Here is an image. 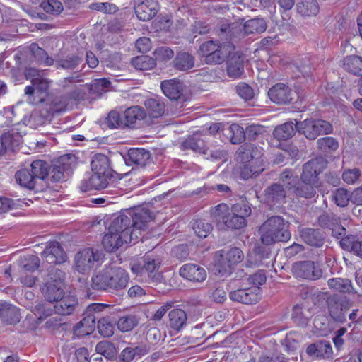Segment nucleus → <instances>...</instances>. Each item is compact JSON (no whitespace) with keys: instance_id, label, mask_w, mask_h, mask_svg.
I'll return each instance as SVG.
<instances>
[{"instance_id":"nucleus-51","label":"nucleus","mask_w":362,"mask_h":362,"mask_svg":"<svg viewBox=\"0 0 362 362\" xmlns=\"http://www.w3.org/2000/svg\"><path fill=\"white\" fill-rule=\"evenodd\" d=\"M23 204L25 203L20 199L14 200L6 197H0V214L22 207Z\"/></svg>"},{"instance_id":"nucleus-48","label":"nucleus","mask_w":362,"mask_h":362,"mask_svg":"<svg viewBox=\"0 0 362 362\" xmlns=\"http://www.w3.org/2000/svg\"><path fill=\"white\" fill-rule=\"evenodd\" d=\"M332 200L339 207L346 206L351 202V194L344 188H338L332 192Z\"/></svg>"},{"instance_id":"nucleus-40","label":"nucleus","mask_w":362,"mask_h":362,"mask_svg":"<svg viewBox=\"0 0 362 362\" xmlns=\"http://www.w3.org/2000/svg\"><path fill=\"white\" fill-rule=\"evenodd\" d=\"M343 66L345 70L354 75L362 74V57L351 55L344 59Z\"/></svg>"},{"instance_id":"nucleus-46","label":"nucleus","mask_w":362,"mask_h":362,"mask_svg":"<svg viewBox=\"0 0 362 362\" xmlns=\"http://www.w3.org/2000/svg\"><path fill=\"white\" fill-rule=\"evenodd\" d=\"M297 7L298 11L303 16H315L319 12L317 0H302Z\"/></svg>"},{"instance_id":"nucleus-19","label":"nucleus","mask_w":362,"mask_h":362,"mask_svg":"<svg viewBox=\"0 0 362 362\" xmlns=\"http://www.w3.org/2000/svg\"><path fill=\"white\" fill-rule=\"evenodd\" d=\"M179 273L182 278L192 282H203L207 276L205 269L195 264L182 265Z\"/></svg>"},{"instance_id":"nucleus-8","label":"nucleus","mask_w":362,"mask_h":362,"mask_svg":"<svg viewBox=\"0 0 362 362\" xmlns=\"http://www.w3.org/2000/svg\"><path fill=\"white\" fill-rule=\"evenodd\" d=\"M243 252L238 247H232L228 251L219 250L215 253V270L221 276L230 274L233 267L243 259Z\"/></svg>"},{"instance_id":"nucleus-64","label":"nucleus","mask_w":362,"mask_h":362,"mask_svg":"<svg viewBox=\"0 0 362 362\" xmlns=\"http://www.w3.org/2000/svg\"><path fill=\"white\" fill-rule=\"evenodd\" d=\"M231 212L234 215L246 219L252 213L250 206L245 203H237L232 206Z\"/></svg>"},{"instance_id":"nucleus-2","label":"nucleus","mask_w":362,"mask_h":362,"mask_svg":"<svg viewBox=\"0 0 362 362\" xmlns=\"http://www.w3.org/2000/svg\"><path fill=\"white\" fill-rule=\"evenodd\" d=\"M267 23L262 18H255L247 21L243 31L234 24H223L218 27L216 33L219 38L238 42L245 34H260L267 29Z\"/></svg>"},{"instance_id":"nucleus-58","label":"nucleus","mask_w":362,"mask_h":362,"mask_svg":"<svg viewBox=\"0 0 362 362\" xmlns=\"http://www.w3.org/2000/svg\"><path fill=\"white\" fill-rule=\"evenodd\" d=\"M230 141L233 144L242 143L245 139L244 129L238 124H232L229 127Z\"/></svg>"},{"instance_id":"nucleus-45","label":"nucleus","mask_w":362,"mask_h":362,"mask_svg":"<svg viewBox=\"0 0 362 362\" xmlns=\"http://www.w3.org/2000/svg\"><path fill=\"white\" fill-rule=\"evenodd\" d=\"M30 49L35 59L40 64L45 66H51L54 64V59L49 57L47 52L40 47L37 44L32 43Z\"/></svg>"},{"instance_id":"nucleus-9","label":"nucleus","mask_w":362,"mask_h":362,"mask_svg":"<svg viewBox=\"0 0 362 362\" xmlns=\"http://www.w3.org/2000/svg\"><path fill=\"white\" fill-rule=\"evenodd\" d=\"M110 179L108 158L102 153H96L92 158V189L105 188Z\"/></svg>"},{"instance_id":"nucleus-4","label":"nucleus","mask_w":362,"mask_h":362,"mask_svg":"<svg viewBox=\"0 0 362 362\" xmlns=\"http://www.w3.org/2000/svg\"><path fill=\"white\" fill-rule=\"evenodd\" d=\"M24 75L32 83L25 88L27 101L33 105L44 102L45 99L41 95H47L50 84V81L45 77V71L28 67L24 71Z\"/></svg>"},{"instance_id":"nucleus-14","label":"nucleus","mask_w":362,"mask_h":362,"mask_svg":"<svg viewBox=\"0 0 362 362\" xmlns=\"http://www.w3.org/2000/svg\"><path fill=\"white\" fill-rule=\"evenodd\" d=\"M294 93L286 84L278 83L269 88L268 96L272 102L277 105H287L293 100Z\"/></svg>"},{"instance_id":"nucleus-39","label":"nucleus","mask_w":362,"mask_h":362,"mask_svg":"<svg viewBox=\"0 0 362 362\" xmlns=\"http://www.w3.org/2000/svg\"><path fill=\"white\" fill-rule=\"evenodd\" d=\"M21 143L18 136H13L10 133H5L0 137V155L4 154L7 151H13Z\"/></svg>"},{"instance_id":"nucleus-24","label":"nucleus","mask_w":362,"mask_h":362,"mask_svg":"<svg viewBox=\"0 0 362 362\" xmlns=\"http://www.w3.org/2000/svg\"><path fill=\"white\" fill-rule=\"evenodd\" d=\"M285 198L286 190L284 187L279 183H273L264 191V201L269 205L281 203Z\"/></svg>"},{"instance_id":"nucleus-12","label":"nucleus","mask_w":362,"mask_h":362,"mask_svg":"<svg viewBox=\"0 0 362 362\" xmlns=\"http://www.w3.org/2000/svg\"><path fill=\"white\" fill-rule=\"evenodd\" d=\"M233 42V49L227 54L226 71L229 77L239 78L244 74V60L242 54L235 49Z\"/></svg>"},{"instance_id":"nucleus-54","label":"nucleus","mask_w":362,"mask_h":362,"mask_svg":"<svg viewBox=\"0 0 362 362\" xmlns=\"http://www.w3.org/2000/svg\"><path fill=\"white\" fill-rule=\"evenodd\" d=\"M264 168L262 166L255 167L253 163L250 162L246 165H244L240 170V177L243 180H248L257 177L262 172H263Z\"/></svg>"},{"instance_id":"nucleus-22","label":"nucleus","mask_w":362,"mask_h":362,"mask_svg":"<svg viewBox=\"0 0 362 362\" xmlns=\"http://www.w3.org/2000/svg\"><path fill=\"white\" fill-rule=\"evenodd\" d=\"M127 165L143 168L151 162L150 152L144 148H131L124 158Z\"/></svg>"},{"instance_id":"nucleus-32","label":"nucleus","mask_w":362,"mask_h":362,"mask_svg":"<svg viewBox=\"0 0 362 362\" xmlns=\"http://www.w3.org/2000/svg\"><path fill=\"white\" fill-rule=\"evenodd\" d=\"M54 305L55 312L62 315H66L71 314L77 304V300L74 296L62 297L58 301H55Z\"/></svg>"},{"instance_id":"nucleus-30","label":"nucleus","mask_w":362,"mask_h":362,"mask_svg":"<svg viewBox=\"0 0 362 362\" xmlns=\"http://www.w3.org/2000/svg\"><path fill=\"white\" fill-rule=\"evenodd\" d=\"M328 287L335 291L344 293H356L349 279L332 278L327 281Z\"/></svg>"},{"instance_id":"nucleus-61","label":"nucleus","mask_w":362,"mask_h":362,"mask_svg":"<svg viewBox=\"0 0 362 362\" xmlns=\"http://www.w3.org/2000/svg\"><path fill=\"white\" fill-rule=\"evenodd\" d=\"M69 172L65 171L61 165L55 163L52 168L48 170V176L47 178H50L53 182H60L64 180L66 176H69Z\"/></svg>"},{"instance_id":"nucleus-5","label":"nucleus","mask_w":362,"mask_h":362,"mask_svg":"<svg viewBox=\"0 0 362 362\" xmlns=\"http://www.w3.org/2000/svg\"><path fill=\"white\" fill-rule=\"evenodd\" d=\"M161 259L158 255L146 253L139 261L132 263L130 269L133 274L147 276L150 283L157 284L163 280L159 271Z\"/></svg>"},{"instance_id":"nucleus-23","label":"nucleus","mask_w":362,"mask_h":362,"mask_svg":"<svg viewBox=\"0 0 362 362\" xmlns=\"http://www.w3.org/2000/svg\"><path fill=\"white\" fill-rule=\"evenodd\" d=\"M300 236L305 244L311 247H321L325 244L324 234L319 229L303 228L300 230Z\"/></svg>"},{"instance_id":"nucleus-56","label":"nucleus","mask_w":362,"mask_h":362,"mask_svg":"<svg viewBox=\"0 0 362 362\" xmlns=\"http://www.w3.org/2000/svg\"><path fill=\"white\" fill-rule=\"evenodd\" d=\"M20 266L25 271L33 272L40 266V259L35 255H26L21 257Z\"/></svg>"},{"instance_id":"nucleus-52","label":"nucleus","mask_w":362,"mask_h":362,"mask_svg":"<svg viewBox=\"0 0 362 362\" xmlns=\"http://www.w3.org/2000/svg\"><path fill=\"white\" fill-rule=\"evenodd\" d=\"M192 228L198 237L204 238L211 232L213 226L210 223L199 219L194 222Z\"/></svg>"},{"instance_id":"nucleus-16","label":"nucleus","mask_w":362,"mask_h":362,"mask_svg":"<svg viewBox=\"0 0 362 362\" xmlns=\"http://www.w3.org/2000/svg\"><path fill=\"white\" fill-rule=\"evenodd\" d=\"M260 288L253 286L246 288H239L229 293V298L232 301L243 304H253L259 299Z\"/></svg>"},{"instance_id":"nucleus-26","label":"nucleus","mask_w":362,"mask_h":362,"mask_svg":"<svg viewBox=\"0 0 362 362\" xmlns=\"http://www.w3.org/2000/svg\"><path fill=\"white\" fill-rule=\"evenodd\" d=\"M195 58L187 52H179L172 62L173 67L178 71H187L194 66Z\"/></svg>"},{"instance_id":"nucleus-28","label":"nucleus","mask_w":362,"mask_h":362,"mask_svg":"<svg viewBox=\"0 0 362 362\" xmlns=\"http://www.w3.org/2000/svg\"><path fill=\"white\" fill-rule=\"evenodd\" d=\"M42 293L45 300L50 303L58 301L64 296L62 286L53 282H45L42 288Z\"/></svg>"},{"instance_id":"nucleus-33","label":"nucleus","mask_w":362,"mask_h":362,"mask_svg":"<svg viewBox=\"0 0 362 362\" xmlns=\"http://www.w3.org/2000/svg\"><path fill=\"white\" fill-rule=\"evenodd\" d=\"M340 246L345 250L362 257V240L356 235H349L340 240Z\"/></svg>"},{"instance_id":"nucleus-55","label":"nucleus","mask_w":362,"mask_h":362,"mask_svg":"<svg viewBox=\"0 0 362 362\" xmlns=\"http://www.w3.org/2000/svg\"><path fill=\"white\" fill-rule=\"evenodd\" d=\"M90 334V319L87 315L78 322L74 328V334L77 337L88 336Z\"/></svg>"},{"instance_id":"nucleus-57","label":"nucleus","mask_w":362,"mask_h":362,"mask_svg":"<svg viewBox=\"0 0 362 362\" xmlns=\"http://www.w3.org/2000/svg\"><path fill=\"white\" fill-rule=\"evenodd\" d=\"M317 148L322 152L336 151L339 147L337 141L333 137H323L317 141Z\"/></svg>"},{"instance_id":"nucleus-27","label":"nucleus","mask_w":362,"mask_h":362,"mask_svg":"<svg viewBox=\"0 0 362 362\" xmlns=\"http://www.w3.org/2000/svg\"><path fill=\"white\" fill-rule=\"evenodd\" d=\"M146 116L145 110L139 106H132L124 112V127L134 128L137 120H142Z\"/></svg>"},{"instance_id":"nucleus-20","label":"nucleus","mask_w":362,"mask_h":362,"mask_svg":"<svg viewBox=\"0 0 362 362\" xmlns=\"http://www.w3.org/2000/svg\"><path fill=\"white\" fill-rule=\"evenodd\" d=\"M307 354L315 358H329L332 356V347L331 344L325 340L317 341L308 346Z\"/></svg>"},{"instance_id":"nucleus-15","label":"nucleus","mask_w":362,"mask_h":362,"mask_svg":"<svg viewBox=\"0 0 362 362\" xmlns=\"http://www.w3.org/2000/svg\"><path fill=\"white\" fill-rule=\"evenodd\" d=\"M158 11L159 5L156 0H135L134 11L140 21H150Z\"/></svg>"},{"instance_id":"nucleus-21","label":"nucleus","mask_w":362,"mask_h":362,"mask_svg":"<svg viewBox=\"0 0 362 362\" xmlns=\"http://www.w3.org/2000/svg\"><path fill=\"white\" fill-rule=\"evenodd\" d=\"M108 289L121 290L124 288L129 281L128 273L122 267L110 268Z\"/></svg>"},{"instance_id":"nucleus-13","label":"nucleus","mask_w":362,"mask_h":362,"mask_svg":"<svg viewBox=\"0 0 362 362\" xmlns=\"http://www.w3.org/2000/svg\"><path fill=\"white\" fill-rule=\"evenodd\" d=\"M325 167V162L322 158H315L308 161L303 166L300 180L317 185L318 175L322 173Z\"/></svg>"},{"instance_id":"nucleus-35","label":"nucleus","mask_w":362,"mask_h":362,"mask_svg":"<svg viewBox=\"0 0 362 362\" xmlns=\"http://www.w3.org/2000/svg\"><path fill=\"white\" fill-rule=\"evenodd\" d=\"M316 185L300 180L293 186L294 194L298 197L311 199L316 195Z\"/></svg>"},{"instance_id":"nucleus-43","label":"nucleus","mask_w":362,"mask_h":362,"mask_svg":"<svg viewBox=\"0 0 362 362\" xmlns=\"http://www.w3.org/2000/svg\"><path fill=\"white\" fill-rule=\"evenodd\" d=\"M144 105L150 117L158 118L163 115L165 112V105L159 100L149 98L145 100Z\"/></svg>"},{"instance_id":"nucleus-41","label":"nucleus","mask_w":362,"mask_h":362,"mask_svg":"<svg viewBox=\"0 0 362 362\" xmlns=\"http://www.w3.org/2000/svg\"><path fill=\"white\" fill-rule=\"evenodd\" d=\"M131 64L138 70L145 71L155 68L156 62L153 57L148 55H140L132 58Z\"/></svg>"},{"instance_id":"nucleus-53","label":"nucleus","mask_w":362,"mask_h":362,"mask_svg":"<svg viewBox=\"0 0 362 362\" xmlns=\"http://www.w3.org/2000/svg\"><path fill=\"white\" fill-rule=\"evenodd\" d=\"M339 218L333 213H323L317 218L318 225L325 229H330L339 221Z\"/></svg>"},{"instance_id":"nucleus-25","label":"nucleus","mask_w":362,"mask_h":362,"mask_svg":"<svg viewBox=\"0 0 362 362\" xmlns=\"http://www.w3.org/2000/svg\"><path fill=\"white\" fill-rule=\"evenodd\" d=\"M206 135L197 132L187 139L182 144L185 149H191L194 152L207 154L208 149H206Z\"/></svg>"},{"instance_id":"nucleus-63","label":"nucleus","mask_w":362,"mask_h":362,"mask_svg":"<svg viewBox=\"0 0 362 362\" xmlns=\"http://www.w3.org/2000/svg\"><path fill=\"white\" fill-rule=\"evenodd\" d=\"M40 6L45 11L52 14H59L63 11L62 4L58 0L42 1Z\"/></svg>"},{"instance_id":"nucleus-37","label":"nucleus","mask_w":362,"mask_h":362,"mask_svg":"<svg viewBox=\"0 0 362 362\" xmlns=\"http://www.w3.org/2000/svg\"><path fill=\"white\" fill-rule=\"evenodd\" d=\"M296 131H297L296 122H287L276 127L273 131V135L276 139L284 141L294 136Z\"/></svg>"},{"instance_id":"nucleus-6","label":"nucleus","mask_w":362,"mask_h":362,"mask_svg":"<svg viewBox=\"0 0 362 362\" xmlns=\"http://www.w3.org/2000/svg\"><path fill=\"white\" fill-rule=\"evenodd\" d=\"M225 40L220 44H216L212 40L206 41L202 43L199 49V54L204 57V61L207 64H220L223 63L227 54L233 49V42L230 40Z\"/></svg>"},{"instance_id":"nucleus-59","label":"nucleus","mask_w":362,"mask_h":362,"mask_svg":"<svg viewBox=\"0 0 362 362\" xmlns=\"http://www.w3.org/2000/svg\"><path fill=\"white\" fill-rule=\"evenodd\" d=\"M361 177V170L357 168L345 169L342 173V179L348 185H354Z\"/></svg>"},{"instance_id":"nucleus-42","label":"nucleus","mask_w":362,"mask_h":362,"mask_svg":"<svg viewBox=\"0 0 362 362\" xmlns=\"http://www.w3.org/2000/svg\"><path fill=\"white\" fill-rule=\"evenodd\" d=\"M30 172L37 182L45 180L48 176V164L41 160L33 161L30 165Z\"/></svg>"},{"instance_id":"nucleus-62","label":"nucleus","mask_w":362,"mask_h":362,"mask_svg":"<svg viewBox=\"0 0 362 362\" xmlns=\"http://www.w3.org/2000/svg\"><path fill=\"white\" fill-rule=\"evenodd\" d=\"M106 123L111 129H124V122L120 114L116 110H112L108 114Z\"/></svg>"},{"instance_id":"nucleus-31","label":"nucleus","mask_w":362,"mask_h":362,"mask_svg":"<svg viewBox=\"0 0 362 362\" xmlns=\"http://www.w3.org/2000/svg\"><path fill=\"white\" fill-rule=\"evenodd\" d=\"M16 179L20 185L29 189L39 190L38 182L28 169H22L16 173Z\"/></svg>"},{"instance_id":"nucleus-17","label":"nucleus","mask_w":362,"mask_h":362,"mask_svg":"<svg viewBox=\"0 0 362 362\" xmlns=\"http://www.w3.org/2000/svg\"><path fill=\"white\" fill-rule=\"evenodd\" d=\"M42 258L48 264H58L66 261V255L58 242H51L41 253Z\"/></svg>"},{"instance_id":"nucleus-34","label":"nucleus","mask_w":362,"mask_h":362,"mask_svg":"<svg viewBox=\"0 0 362 362\" xmlns=\"http://www.w3.org/2000/svg\"><path fill=\"white\" fill-rule=\"evenodd\" d=\"M76 270L81 274L88 273L90 270V249H84L78 252L75 257Z\"/></svg>"},{"instance_id":"nucleus-50","label":"nucleus","mask_w":362,"mask_h":362,"mask_svg":"<svg viewBox=\"0 0 362 362\" xmlns=\"http://www.w3.org/2000/svg\"><path fill=\"white\" fill-rule=\"evenodd\" d=\"M138 325V320L133 315H124L117 321V328L122 332L132 330Z\"/></svg>"},{"instance_id":"nucleus-29","label":"nucleus","mask_w":362,"mask_h":362,"mask_svg":"<svg viewBox=\"0 0 362 362\" xmlns=\"http://www.w3.org/2000/svg\"><path fill=\"white\" fill-rule=\"evenodd\" d=\"M0 318L9 324H14L20 321L18 309L7 303H0Z\"/></svg>"},{"instance_id":"nucleus-36","label":"nucleus","mask_w":362,"mask_h":362,"mask_svg":"<svg viewBox=\"0 0 362 362\" xmlns=\"http://www.w3.org/2000/svg\"><path fill=\"white\" fill-rule=\"evenodd\" d=\"M169 324L172 329L180 331L187 324V314L182 309H174L170 311Z\"/></svg>"},{"instance_id":"nucleus-38","label":"nucleus","mask_w":362,"mask_h":362,"mask_svg":"<svg viewBox=\"0 0 362 362\" xmlns=\"http://www.w3.org/2000/svg\"><path fill=\"white\" fill-rule=\"evenodd\" d=\"M110 272V268L106 267L97 272L92 277V289L99 291L108 289Z\"/></svg>"},{"instance_id":"nucleus-47","label":"nucleus","mask_w":362,"mask_h":362,"mask_svg":"<svg viewBox=\"0 0 362 362\" xmlns=\"http://www.w3.org/2000/svg\"><path fill=\"white\" fill-rule=\"evenodd\" d=\"M110 81L106 78L95 79L92 81V100L99 98L104 93H106L110 86Z\"/></svg>"},{"instance_id":"nucleus-3","label":"nucleus","mask_w":362,"mask_h":362,"mask_svg":"<svg viewBox=\"0 0 362 362\" xmlns=\"http://www.w3.org/2000/svg\"><path fill=\"white\" fill-rule=\"evenodd\" d=\"M259 233L261 240L266 245L286 242L291 238L288 223L279 216H273L267 218L261 226Z\"/></svg>"},{"instance_id":"nucleus-18","label":"nucleus","mask_w":362,"mask_h":362,"mask_svg":"<svg viewBox=\"0 0 362 362\" xmlns=\"http://www.w3.org/2000/svg\"><path fill=\"white\" fill-rule=\"evenodd\" d=\"M161 89L164 95L170 100H178L182 99L183 93V84L177 79L165 80L161 83ZM183 107L182 103L176 102V106Z\"/></svg>"},{"instance_id":"nucleus-11","label":"nucleus","mask_w":362,"mask_h":362,"mask_svg":"<svg viewBox=\"0 0 362 362\" xmlns=\"http://www.w3.org/2000/svg\"><path fill=\"white\" fill-rule=\"evenodd\" d=\"M292 272L297 277L313 281L317 280L322 276L320 264L310 260L296 262L293 265Z\"/></svg>"},{"instance_id":"nucleus-49","label":"nucleus","mask_w":362,"mask_h":362,"mask_svg":"<svg viewBox=\"0 0 362 362\" xmlns=\"http://www.w3.org/2000/svg\"><path fill=\"white\" fill-rule=\"evenodd\" d=\"M223 223L226 227L231 230H237L244 228L247 225V220L238 217L232 212L228 213L223 218Z\"/></svg>"},{"instance_id":"nucleus-7","label":"nucleus","mask_w":362,"mask_h":362,"mask_svg":"<svg viewBox=\"0 0 362 362\" xmlns=\"http://www.w3.org/2000/svg\"><path fill=\"white\" fill-rule=\"evenodd\" d=\"M352 306V302L346 296L329 294L325 298V308L329 320L337 324L347 321V314Z\"/></svg>"},{"instance_id":"nucleus-44","label":"nucleus","mask_w":362,"mask_h":362,"mask_svg":"<svg viewBox=\"0 0 362 362\" xmlns=\"http://www.w3.org/2000/svg\"><path fill=\"white\" fill-rule=\"evenodd\" d=\"M311 317L308 309L300 305H296L293 308L292 320L299 326H305L308 324Z\"/></svg>"},{"instance_id":"nucleus-10","label":"nucleus","mask_w":362,"mask_h":362,"mask_svg":"<svg viewBox=\"0 0 362 362\" xmlns=\"http://www.w3.org/2000/svg\"><path fill=\"white\" fill-rule=\"evenodd\" d=\"M296 121V127L298 133L306 139L314 140L322 134H329L333 131L332 125L323 119H306L302 122Z\"/></svg>"},{"instance_id":"nucleus-1","label":"nucleus","mask_w":362,"mask_h":362,"mask_svg":"<svg viewBox=\"0 0 362 362\" xmlns=\"http://www.w3.org/2000/svg\"><path fill=\"white\" fill-rule=\"evenodd\" d=\"M153 220L152 213L144 208H136L122 214L110 223L108 233L103 238V245L107 251L112 252L124 244L132 242L134 244Z\"/></svg>"},{"instance_id":"nucleus-60","label":"nucleus","mask_w":362,"mask_h":362,"mask_svg":"<svg viewBox=\"0 0 362 362\" xmlns=\"http://www.w3.org/2000/svg\"><path fill=\"white\" fill-rule=\"evenodd\" d=\"M98 331L104 337H110L114 334V326L109 318L102 317L98 321Z\"/></svg>"}]
</instances>
